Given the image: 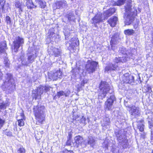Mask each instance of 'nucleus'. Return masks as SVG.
<instances>
[{"instance_id":"c756f323","label":"nucleus","mask_w":153,"mask_h":153,"mask_svg":"<svg viewBox=\"0 0 153 153\" xmlns=\"http://www.w3.org/2000/svg\"><path fill=\"white\" fill-rule=\"evenodd\" d=\"M134 31L131 29H128L124 31V33L126 35H131L134 34Z\"/></svg>"},{"instance_id":"bb28decb","label":"nucleus","mask_w":153,"mask_h":153,"mask_svg":"<svg viewBox=\"0 0 153 153\" xmlns=\"http://www.w3.org/2000/svg\"><path fill=\"white\" fill-rule=\"evenodd\" d=\"M88 144L91 146H93L95 144V140L94 138L91 136L88 137Z\"/></svg>"},{"instance_id":"412c9836","label":"nucleus","mask_w":153,"mask_h":153,"mask_svg":"<svg viewBox=\"0 0 153 153\" xmlns=\"http://www.w3.org/2000/svg\"><path fill=\"white\" fill-rule=\"evenodd\" d=\"M115 9L114 8L110 9L105 11L103 13L104 16L103 19H105L108 17L111 16L113 13L115 12Z\"/></svg>"},{"instance_id":"20e7f679","label":"nucleus","mask_w":153,"mask_h":153,"mask_svg":"<svg viewBox=\"0 0 153 153\" xmlns=\"http://www.w3.org/2000/svg\"><path fill=\"white\" fill-rule=\"evenodd\" d=\"M121 130L119 131L116 133V134L117 137V140L120 145L124 148H126L128 146V140L126 138V136L124 134H121Z\"/></svg>"},{"instance_id":"c9c22d12","label":"nucleus","mask_w":153,"mask_h":153,"mask_svg":"<svg viewBox=\"0 0 153 153\" xmlns=\"http://www.w3.org/2000/svg\"><path fill=\"white\" fill-rule=\"evenodd\" d=\"M3 133L7 135V136L9 137L12 136V132L9 130H6L5 131H4Z\"/></svg>"},{"instance_id":"8fccbe9b","label":"nucleus","mask_w":153,"mask_h":153,"mask_svg":"<svg viewBox=\"0 0 153 153\" xmlns=\"http://www.w3.org/2000/svg\"><path fill=\"white\" fill-rule=\"evenodd\" d=\"M68 153H74L72 151H68Z\"/></svg>"},{"instance_id":"c85d7f7f","label":"nucleus","mask_w":153,"mask_h":153,"mask_svg":"<svg viewBox=\"0 0 153 153\" xmlns=\"http://www.w3.org/2000/svg\"><path fill=\"white\" fill-rule=\"evenodd\" d=\"M62 2L61 1H57L55 4L53 5V8L54 9H59L62 6Z\"/></svg>"},{"instance_id":"2f4dec72","label":"nucleus","mask_w":153,"mask_h":153,"mask_svg":"<svg viewBox=\"0 0 153 153\" xmlns=\"http://www.w3.org/2000/svg\"><path fill=\"white\" fill-rule=\"evenodd\" d=\"M46 2L43 0H39V4L40 7L44 9L46 7Z\"/></svg>"},{"instance_id":"864d4df0","label":"nucleus","mask_w":153,"mask_h":153,"mask_svg":"<svg viewBox=\"0 0 153 153\" xmlns=\"http://www.w3.org/2000/svg\"><path fill=\"white\" fill-rule=\"evenodd\" d=\"M66 144H67V142H66Z\"/></svg>"},{"instance_id":"9b49d317","label":"nucleus","mask_w":153,"mask_h":153,"mask_svg":"<svg viewBox=\"0 0 153 153\" xmlns=\"http://www.w3.org/2000/svg\"><path fill=\"white\" fill-rule=\"evenodd\" d=\"M130 109L129 112L132 116V117L135 118L138 117L140 115V111L139 108L135 106H132L129 107Z\"/></svg>"},{"instance_id":"de8ad7c7","label":"nucleus","mask_w":153,"mask_h":153,"mask_svg":"<svg viewBox=\"0 0 153 153\" xmlns=\"http://www.w3.org/2000/svg\"><path fill=\"white\" fill-rule=\"evenodd\" d=\"M73 17V16H71V17H68V19L69 20H70L71 21V20H73V18H71V17Z\"/></svg>"},{"instance_id":"9d476101","label":"nucleus","mask_w":153,"mask_h":153,"mask_svg":"<svg viewBox=\"0 0 153 153\" xmlns=\"http://www.w3.org/2000/svg\"><path fill=\"white\" fill-rule=\"evenodd\" d=\"M62 72L60 70L56 71H51L48 73L49 81L56 80L58 78H60L62 76Z\"/></svg>"},{"instance_id":"ea45409f","label":"nucleus","mask_w":153,"mask_h":153,"mask_svg":"<svg viewBox=\"0 0 153 153\" xmlns=\"http://www.w3.org/2000/svg\"><path fill=\"white\" fill-rule=\"evenodd\" d=\"M5 2V1L4 0H0V4L3 10Z\"/></svg>"},{"instance_id":"a878e982","label":"nucleus","mask_w":153,"mask_h":153,"mask_svg":"<svg viewBox=\"0 0 153 153\" xmlns=\"http://www.w3.org/2000/svg\"><path fill=\"white\" fill-rule=\"evenodd\" d=\"M51 52H52V55L54 56H58L60 55V50L59 49L53 48L52 49Z\"/></svg>"},{"instance_id":"ddd939ff","label":"nucleus","mask_w":153,"mask_h":153,"mask_svg":"<svg viewBox=\"0 0 153 153\" xmlns=\"http://www.w3.org/2000/svg\"><path fill=\"white\" fill-rule=\"evenodd\" d=\"M131 9L128 12H126V15L127 16L126 18L125 23L126 25H129L131 24L134 21V17L133 16V13L131 12Z\"/></svg>"},{"instance_id":"6ab92c4d","label":"nucleus","mask_w":153,"mask_h":153,"mask_svg":"<svg viewBox=\"0 0 153 153\" xmlns=\"http://www.w3.org/2000/svg\"><path fill=\"white\" fill-rule=\"evenodd\" d=\"M103 20L101 16L100 15H98L95 16L92 19L91 22L92 24L95 25L97 23L101 22Z\"/></svg>"},{"instance_id":"423d86ee","label":"nucleus","mask_w":153,"mask_h":153,"mask_svg":"<svg viewBox=\"0 0 153 153\" xmlns=\"http://www.w3.org/2000/svg\"><path fill=\"white\" fill-rule=\"evenodd\" d=\"M98 65V62L93 61L90 63H88L85 66L86 72L91 74L94 72Z\"/></svg>"},{"instance_id":"603ef678","label":"nucleus","mask_w":153,"mask_h":153,"mask_svg":"<svg viewBox=\"0 0 153 153\" xmlns=\"http://www.w3.org/2000/svg\"><path fill=\"white\" fill-rule=\"evenodd\" d=\"M152 153H153V150L152 151Z\"/></svg>"},{"instance_id":"09e8293b","label":"nucleus","mask_w":153,"mask_h":153,"mask_svg":"<svg viewBox=\"0 0 153 153\" xmlns=\"http://www.w3.org/2000/svg\"><path fill=\"white\" fill-rule=\"evenodd\" d=\"M3 74L1 72H0V80H1L2 79V76Z\"/></svg>"},{"instance_id":"b1692460","label":"nucleus","mask_w":153,"mask_h":153,"mask_svg":"<svg viewBox=\"0 0 153 153\" xmlns=\"http://www.w3.org/2000/svg\"><path fill=\"white\" fill-rule=\"evenodd\" d=\"M21 119L18 120V124L19 126H22L24 125V119L25 118V116L24 113H21Z\"/></svg>"},{"instance_id":"49530a36","label":"nucleus","mask_w":153,"mask_h":153,"mask_svg":"<svg viewBox=\"0 0 153 153\" xmlns=\"http://www.w3.org/2000/svg\"><path fill=\"white\" fill-rule=\"evenodd\" d=\"M146 91L150 93H151L152 92L151 88L150 87H147Z\"/></svg>"},{"instance_id":"72a5a7b5","label":"nucleus","mask_w":153,"mask_h":153,"mask_svg":"<svg viewBox=\"0 0 153 153\" xmlns=\"http://www.w3.org/2000/svg\"><path fill=\"white\" fill-rule=\"evenodd\" d=\"M22 65L25 66H27L30 63L27 59H22Z\"/></svg>"},{"instance_id":"f704fd0d","label":"nucleus","mask_w":153,"mask_h":153,"mask_svg":"<svg viewBox=\"0 0 153 153\" xmlns=\"http://www.w3.org/2000/svg\"><path fill=\"white\" fill-rule=\"evenodd\" d=\"M35 58L33 55H31L29 56L27 58L28 60L30 63H32L34 61Z\"/></svg>"},{"instance_id":"5fc2aeb1","label":"nucleus","mask_w":153,"mask_h":153,"mask_svg":"<svg viewBox=\"0 0 153 153\" xmlns=\"http://www.w3.org/2000/svg\"><path fill=\"white\" fill-rule=\"evenodd\" d=\"M63 153H66V152H63Z\"/></svg>"},{"instance_id":"6e6d98bb","label":"nucleus","mask_w":153,"mask_h":153,"mask_svg":"<svg viewBox=\"0 0 153 153\" xmlns=\"http://www.w3.org/2000/svg\"><path fill=\"white\" fill-rule=\"evenodd\" d=\"M67 143H68V142H67Z\"/></svg>"},{"instance_id":"37998d69","label":"nucleus","mask_w":153,"mask_h":153,"mask_svg":"<svg viewBox=\"0 0 153 153\" xmlns=\"http://www.w3.org/2000/svg\"><path fill=\"white\" fill-rule=\"evenodd\" d=\"M63 32L64 35L65 36V39H66V36H67V32L66 27H65V28L64 29V30L63 31Z\"/></svg>"},{"instance_id":"f03ea898","label":"nucleus","mask_w":153,"mask_h":153,"mask_svg":"<svg viewBox=\"0 0 153 153\" xmlns=\"http://www.w3.org/2000/svg\"><path fill=\"white\" fill-rule=\"evenodd\" d=\"M45 106H34L33 113L36 117V124H42L45 120V116L44 114Z\"/></svg>"},{"instance_id":"f257e3e1","label":"nucleus","mask_w":153,"mask_h":153,"mask_svg":"<svg viewBox=\"0 0 153 153\" xmlns=\"http://www.w3.org/2000/svg\"><path fill=\"white\" fill-rule=\"evenodd\" d=\"M119 52L120 54L123 55L122 57H116L114 59V63H109L108 64L105 68V71L108 72V71H111L116 69L118 66L117 63L119 62H124L127 60L128 58H130L131 56V53H129L128 54V51H126V48L124 47L120 48Z\"/></svg>"},{"instance_id":"cd10ccee","label":"nucleus","mask_w":153,"mask_h":153,"mask_svg":"<svg viewBox=\"0 0 153 153\" xmlns=\"http://www.w3.org/2000/svg\"><path fill=\"white\" fill-rule=\"evenodd\" d=\"M75 140L76 143L78 145H81L83 142L82 137L79 136L76 137L75 138Z\"/></svg>"},{"instance_id":"2eb2a0df","label":"nucleus","mask_w":153,"mask_h":153,"mask_svg":"<svg viewBox=\"0 0 153 153\" xmlns=\"http://www.w3.org/2000/svg\"><path fill=\"white\" fill-rule=\"evenodd\" d=\"M123 80L124 83L130 84L134 82V77L128 74H126L124 75Z\"/></svg>"},{"instance_id":"6e6552de","label":"nucleus","mask_w":153,"mask_h":153,"mask_svg":"<svg viewBox=\"0 0 153 153\" xmlns=\"http://www.w3.org/2000/svg\"><path fill=\"white\" fill-rule=\"evenodd\" d=\"M24 43V39L19 36L16 37L13 42L14 50L15 52L18 51L19 48Z\"/></svg>"},{"instance_id":"7c9ffc66","label":"nucleus","mask_w":153,"mask_h":153,"mask_svg":"<svg viewBox=\"0 0 153 153\" xmlns=\"http://www.w3.org/2000/svg\"><path fill=\"white\" fill-rule=\"evenodd\" d=\"M27 7L30 9H32L34 8H36V5H34L32 1L30 0L27 2Z\"/></svg>"},{"instance_id":"0eeeda50","label":"nucleus","mask_w":153,"mask_h":153,"mask_svg":"<svg viewBox=\"0 0 153 153\" xmlns=\"http://www.w3.org/2000/svg\"><path fill=\"white\" fill-rule=\"evenodd\" d=\"M116 100V98L114 94H111L109 98H108L105 102V107L106 109L111 110L112 109V105L114 101Z\"/></svg>"},{"instance_id":"f8f14e48","label":"nucleus","mask_w":153,"mask_h":153,"mask_svg":"<svg viewBox=\"0 0 153 153\" xmlns=\"http://www.w3.org/2000/svg\"><path fill=\"white\" fill-rule=\"evenodd\" d=\"M146 115H148L147 120L148 122L149 127L150 128H151L153 127V118H152V117L153 116V114L151 111H149L148 112V114H146ZM151 138L152 140H153V131H151Z\"/></svg>"},{"instance_id":"aec40b11","label":"nucleus","mask_w":153,"mask_h":153,"mask_svg":"<svg viewBox=\"0 0 153 153\" xmlns=\"http://www.w3.org/2000/svg\"><path fill=\"white\" fill-rule=\"evenodd\" d=\"M117 21L118 18L114 16L110 19L108 21V22L111 27H114L117 24Z\"/></svg>"},{"instance_id":"a18cd8bd","label":"nucleus","mask_w":153,"mask_h":153,"mask_svg":"<svg viewBox=\"0 0 153 153\" xmlns=\"http://www.w3.org/2000/svg\"><path fill=\"white\" fill-rule=\"evenodd\" d=\"M69 133H68V135L69 137V139L70 140L72 137V132H71V131H70V130H68Z\"/></svg>"},{"instance_id":"5701e85b","label":"nucleus","mask_w":153,"mask_h":153,"mask_svg":"<svg viewBox=\"0 0 153 153\" xmlns=\"http://www.w3.org/2000/svg\"><path fill=\"white\" fill-rule=\"evenodd\" d=\"M6 49V43L5 41L0 43V53H4L5 50Z\"/></svg>"},{"instance_id":"4be33fe9","label":"nucleus","mask_w":153,"mask_h":153,"mask_svg":"<svg viewBox=\"0 0 153 153\" xmlns=\"http://www.w3.org/2000/svg\"><path fill=\"white\" fill-rule=\"evenodd\" d=\"M110 119L108 117H105L104 118L103 121L102 123V126L103 127L106 128L107 126H109L110 124Z\"/></svg>"},{"instance_id":"473e14b6","label":"nucleus","mask_w":153,"mask_h":153,"mask_svg":"<svg viewBox=\"0 0 153 153\" xmlns=\"http://www.w3.org/2000/svg\"><path fill=\"white\" fill-rule=\"evenodd\" d=\"M22 4L19 1H17L15 2V5L16 7L19 9V11H22V9L21 7Z\"/></svg>"},{"instance_id":"7ed1b4c3","label":"nucleus","mask_w":153,"mask_h":153,"mask_svg":"<svg viewBox=\"0 0 153 153\" xmlns=\"http://www.w3.org/2000/svg\"><path fill=\"white\" fill-rule=\"evenodd\" d=\"M100 95L105 98L106 94L108 93L111 95V94H114V91L112 89H111L109 85L106 82H101L100 86Z\"/></svg>"},{"instance_id":"4468645a","label":"nucleus","mask_w":153,"mask_h":153,"mask_svg":"<svg viewBox=\"0 0 153 153\" xmlns=\"http://www.w3.org/2000/svg\"><path fill=\"white\" fill-rule=\"evenodd\" d=\"M12 76L10 74H7L5 76V79H3L4 82V85L7 86H10V85H12L13 83Z\"/></svg>"},{"instance_id":"c03bdc74","label":"nucleus","mask_w":153,"mask_h":153,"mask_svg":"<svg viewBox=\"0 0 153 153\" xmlns=\"http://www.w3.org/2000/svg\"><path fill=\"white\" fill-rule=\"evenodd\" d=\"M65 94L63 91H60L57 93L58 96L60 97L62 95H63Z\"/></svg>"},{"instance_id":"39448f33","label":"nucleus","mask_w":153,"mask_h":153,"mask_svg":"<svg viewBox=\"0 0 153 153\" xmlns=\"http://www.w3.org/2000/svg\"><path fill=\"white\" fill-rule=\"evenodd\" d=\"M51 88V87L48 85H40L37 88L36 94L33 93L32 96L36 100L38 97H40L43 92H47L49 91Z\"/></svg>"},{"instance_id":"393cba45","label":"nucleus","mask_w":153,"mask_h":153,"mask_svg":"<svg viewBox=\"0 0 153 153\" xmlns=\"http://www.w3.org/2000/svg\"><path fill=\"white\" fill-rule=\"evenodd\" d=\"M137 128L140 131L142 132L144 130V125L143 120L138 121L137 124Z\"/></svg>"},{"instance_id":"79ce46f5","label":"nucleus","mask_w":153,"mask_h":153,"mask_svg":"<svg viewBox=\"0 0 153 153\" xmlns=\"http://www.w3.org/2000/svg\"><path fill=\"white\" fill-rule=\"evenodd\" d=\"M86 119L83 116L82 117V118L80 120L81 122L82 123H85Z\"/></svg>"},{"instance_id":"dca6fc26","label":"nucleus","mask_w":153,"mask_h":153,"mask_svg":"<svg viewBox=\"0 0 153 153\" xmlns=\"http://www.w3.org/2000/svg\"><path fill=\"white\" fill-rule=\"evenodd\" d=\"M69 44L70 46L68 47V49L71 51L74 49L76 47L79 45V42L75 38H72L69 41Z\"/></svg>"},{"instance_id":"a211bd4d","label":"nucleus","mask_w":153,"mask_h":153,"mask_svg":"<svg viewBox=\"0 0 153 153\" xmlns=\"http://www.w3.org/2000/svg\"><path fill=\"white\" fill-rule=\"evenodd\" d=\"M119 39L118 34L116 33H114L112 36L110 42L112 48L113 50L114 49V48H113V46L117 43Z\"/></svg>"},{"instance_id":"58836bf2","label":"nucleus","mask_w":153,"mask_h":153,"mask_svg":"<svg viewBox=\"0 0 153 153\" xmlns=\"http://www.w3.org/2000/svg\"><path fill=\"white\" fill-rule=\"evenodd\" d=\"M5 21L7 25L10 24L11 22V19L9 16H6Z\"/></svg>"},{"instance_id":"e433bc0d","label":"nucleus","mask_w":153,"mask_h":153,"mask_svg":"<svg viewBox=\"0 0 153 153\" xmlns=\"http://www.w3.org/2000/svg\"><path fill=\"white\" fill-rule=\"evenodd\" d=\"M25 150L23 147H20L17 150L16 153H25Z\"/></svg>"},{"instance_id":"1a4fd4ad","label":"nucleus","mask_w":153,"mask_h":153,"mask_svg":"<svg viewBox=\"0 0 153 153\" xmlns=\"http://www.w3.org/2000/svg\"><path fill=\"white\" fill-rule=\"evenodd\" d=\"M132 0H118L115 2V4L117 6H120L126 3V5L125 6V11L126 12L129 11L132 6Z\"/></svg>"},{"instance_id":"3c124183","label":"nucleus","mask_w":153,"mask_h":153,"mask_svg":"<svg viewBox=\"0 0 153 153\" xmlns=\"http://www.w3.org/2000/svg\"><path fill=\"white\" fill-rule=\"evenodd\" d=\"M83 83H84H84H85V80H83ZM83 85H84V84H83Z\"/></svg>"},{"instance_id":"f3484780","label":"nucleus","mask_w":153,"mask_h":153,"mask_svg":"<svg viewBox=\"0 0 153 153\" xmlns=\"http://www.w3.org/2000/svg\"><path fill=\"white\" fill-rule=\"evenodd\" d=\"M54 29L53 28H51L49 31L48 33L49 34V37L53 39L56 42H58L59 40L60 36L58 34H55L54 32Z\"/></svg>"},{"instance_id":"4c0bfd02","label":"nucleus","mask_w":153,"mask_h":153,"mask_svg":"<svg viewBox=\"0 0 153 153\" xmlns=\"http://www.w3.org/2000/svg\"><path fill=\"white\" fill-rule=\"evenodd\" d=\"M4 63L5 66L7 67H8L10 65L9 61L8 59L7 58H5L4 59Z\"/></svg>"},{"instance_id":"a19ab883","label":"nucleus","mask_w":153,"mask_h":153,"mask_svg":"<svg viewBox=\"0 0 153 153\" xmlns=\"http://www.w3.org/2000/svg\"><path fill=\"white\" fill-rule=\"evenodd\" d=\"M5 123V120L0 118V129L2 127Z\"/></svg>"}]
</instances>
